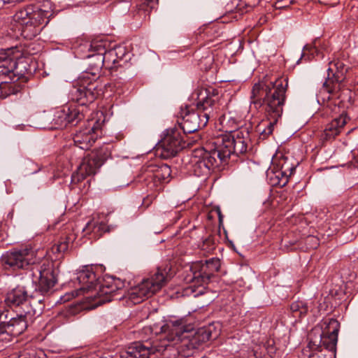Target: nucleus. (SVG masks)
I'll use <instances>...</instances> for the list:
<instances>
[{
  "label": "nucleus",
  "instance_id": "obj_1",
  "mask_svg": "<svg viewBox=\"0 0 358 358\" xmlns=\"http://www.w3.org/2000/svg\"><path fill=\"white\" fill-rule=\"evenodd\" d=\"M250 142L249 132L237 130L217 137L204 148L194 149L182 162L196 176H208L211 171L227 164L231 155L246 152Z\"/></svg>",
  "mask_w": 358,
  "mask_h": 358
},
{
  "label": "nucleus",
  "instance_id": "obj_2",
  "mask_svg": "<svg viewBox=\"0 0 358 358\" xmlns=\"http://www.w3.org/2000/svg\"><path fill=\"white\" fill-rule=\"evenodd\" d=\"M196 108L201 113L199 115L188 107L180 108V129L183 134H180V150L189 148L199 140L196 131L200 127L201 117L205 118L204 125L210 118H216L220 109L219 91L213 87H201L196 90Z\"/></svg>",
  "mask_w": 358,
  "mask_h": 358
},
{
  "label": "nucleus",
  "instance_id": "obj_3",
  "mask_svg": "<svg viewBox=\"0 0 358 358\" xmlns=\"http://www.w3.org/2000/svg\"><path fill=\"white\" fill-rule=\"evenodd\" d=\"M288 86L287 79H278L269 85L264 83H255L250 95V106L259 109L264 106L268 121L266 128L259 127L261 136L266 138L273 133L274 126L281 117L286 99Z\"/></svg>",
  "mask_w": 358,
  "mask_h": 358
},
{
  "label": "nucleus",
  "instance_id": "obj_4",
  "mask_svg": "<svg viewBox=\"0 0 358 358\" xmlns=\"http://www.w3.org/2000/svg\"><path fill=\"white\" fill-rule=\"evenodd\" d=\"M76 280L80 287L76 290V296L91 293L87 298L96 301L101 305L113 300H120L119 291L124 287V282L119 278L106 277L102 280L98 278L92 267L86 266L77 273Z\"/></svg>",
  "mask_w": 358,
  "mask_h": 358
},
{
  "label": "nucleus",
  "instance_id": "obj_5",
  "mask_svg": "<svg viewBox=\"0 0 358 358\" xmlns=\"http://www.w3.org/2000/svg\"><path fill=\"white\" fill-rule=\"evenodd\" d=\"M221 264L218 258L187 263L182 266V280L188 285L182 288V296L194 297L203 293V285L207 284L212 276L217 273Z\"/></svg>",
  "mask_w": 358,
  "mask_h": 358
},
{
  "label": "nucleus",
  "instance_id": "obj_6",
  "mask_svg": "<svg viewBox=\"0 0 358 358\" xmlns=\"http://www.w3.org/2000/svg\"><path fill=\"white\" fill-rule=\"evenodd\" d=\"M70 93L72 100L79 105L66 108V113H68L69 124L76 125L85 117L90 119L92 110L87 105L92 103L98 94L96 85L89 80L88 77H83L73 86Z\"/></svg>",
  "mask_w": 358,
  "mask_h": 358
},
{
  "label": "nucleus",
  "instance_id": "obj_7",
  "mask_svg": "<svg viewBox=\"0 0 358 358\" xmlns=\"http://www.w3.org/2000/svg\"><path fill=\"white\" fill-rule=\"evenodd\" d=\"M167 268V266L164 268L166 275L162 271L158 269L156 273L143 279L138 285L132 287L128 292V300L133 304H138L159 291L176 273L175 271H172L171 267L169 268L168 271Z\"/></svg>",
  "mask_w": 358,
  "mask_h": 358
},
{
  "label": "nucleus",
  "instance_id": "obj_8",
  "mask_svg": "<svg viewBox=\"0 0 358 358\" xmlns=\"http://www.w3.org/2000/svg\"><path fill=\"white\" fill-rule=\"evenodd\" d=\"M340 323L334 318L323 319L319 325L315 327L308 334L310 348L317 349L328 346L336 348Z\"/></svg>",
  "mask_w": 358,
  "mask_h": 358
},
{
  "label": "nucleus",
  "instance_id": "obj_9",
  "mask_svg": "<svg viewBox=\"0 0 358 358\" xmlns=\"http://www.w3.org/2000/svg\"><path fill=\"white\" fill-rule=\"evenodd\" d=\"M180 319V358H189L201 345L209 341L212 336L209 328L194 329L192 324L183 325Z\"/></svg>",
  "mask_w": 358,
  "mask_h": 358
},
{
  "label": "nucleus",
  "instance_id": "obj_10",
  "mask_svg": "<svg viewBox=\"0 0 358 358\" xmlns=\"http://www.w3.org/2000/svg\"><path fill=\"white\" fill-rule=\"evenodd\" d=\"M35 262V252L28 247L13 248L6 252L0 258V264L6 270L24 269Z\"/></svg>",
  "mask_w": 358,
  "mask_h": 358
},
{
  "label": "nucleus",
  "instance_id": "obj_11",
  "mask_svg": "<svg viewBox=\"0 0 358 358\" xmlns=\"http://www.w3.org/2000/svg\"><path fill=\"white\" fill-rule=\"evenodd\" d=\"M347 71L345 65L340 60H335L329 63L328 76L323 83L320 91V95H324L323 100L330 99L331 94H337L341 89V83L345 78V72Z\"/></svg>",
  "mask_w": 358,
  "mask_h": 358
},
{
  "label": "nucleus",
  "instance_id": "obj_12",
  "mask_svg": "<svg viewBox=\"0 0 358 358\" xmlns=\"http://www.w3.org/2000/svg\"><path fill=\"white\" fill-rule=\"evenodd\" d=\"M145 334L150 333L156 336H160V338L155 339L160 344L166 345L164 350L168 346L167 342H173L178 340L179 336V320H168L159 323H155L149 327H145L143 329Z\"/></svg>",
  "mask_w": 358,
  "mask_h": 358
},
{
  "label": "nucleus",
  "instance_id": "obj_13",
  "mask_svg": "<svg viewBox=\"0 0 358 358\" xmlns=\"http://www.w3.org/2000/svg\"><path fill=\"white\" fill-rule=\"evenodd\" d=\"M106 156L101 155L98 152H92L85 157L77 171L71 176V182L79 183L86 177L96 173L97 169L103 164Z\"/></svg>",
  "mask_w": 358,
  "mask_h": 358
},
{
  "label": "nucleus",
  "instance_id": "obj_14",
  "mask_svg": "<svg viewBox=\"0 0 358 358\" xmlns=\"http://www.w3.org/2000/svg\"><path fill=\"white\" fill-rule=\"evenodd\" d=\"M165 347L166 345L160 344L157 341L147 340L144 343L137 342L122 352L120 358H150L151 354L162 352Z\"/></svg>",
  "mask_w": 358,
  "mask_h": 358
},
{
  "label": "nucleus",
  "instance_id": "obj_15",
  "mask_svg": "<svg viewBox=\"0 0 358 358\" xmlns=\"http://www.w3.org/2000/svg\"><path fill=\"white\" fill-rule=\"evenodd\" d=\"M88 126L76 132L73 136L76 147L81 150H89L98 138L100 124L93 119H87Z\"/></svg>",
  "mask_w": 358,
  "mask_h": 358
},
{
  "label": "nucleus",
  "instance_id": "obj_16",
  "mask_svg": "<svg viewBox=\"0 0 358 358\" xmlns=\"http://www.w3.org/2000/svg\"><path fill=\"white\" fill-rule=\"evenodd\" d=\"M32 320V315L29 311L24 314H20L16 317L11 318L6 324L0 328V341L7 339L10 334L17 336L22 334L28 327V323Z\"/></svg>",
  "mask_w": 358,
  "mask_h": 358
},
{
  "label": "nucleus",
  "instance_id": "obj_17",
  "mask_svg": "<svg viewBox=\"0 0 358 358\" xmlns=\"http://www.w3.org/2000/svg\"><path fill=\"white\" fill-rule=\"evenodd\" d=\"M44 23H46L44 12L38 9L30 16L29 20L19 27V30L24 38L31 40L41 32Z\"/></svg>",
  "mask_w": 358,
  "mask_h": 358
},
{
  "label": "nucleus",
  "instance_id": "obj_18",
  "mask_svg": "<svg viewBox=\"0 0 358 358\" xmlns=\"http://www.w3.org/2000/svg\"><path fill=\"white\" fill-rule=\"evenodd\" d=\"M350 117L345 113L341 114L327 124L322 134L323 141H331L338 136L343 130Z\"/></svg>",
  "mask_w": 358,
  "mask_h": 358
},
{
  "label": "nucleus",
  "instance_id": "obj_19",
  "mask_svg": "<svg viewBox=\"0 0 358 358\" xmlns=\"http://www.w3.org/2000/svg\"><path fill=\"white\" fill-rule=\"evenodd\" d=\"M23 73L18 71V64L16 63V68L14 71L0 76V96L6 98L11 94H15V85L13 83L22 76Z\"/></svg>",
  "mask_w": 358,
  "mask_h": 358
},
{
  "label": "nucleus",
  "instance_id": "obj_20",
  "mask_svg": "<svg viewBox=\"0 0 358 358\" xmlns=\"http://www.w3.org/2000/svg\"><path fill=\"white\" fill-rule=\"evenodd\" d=\"M32 295L28 293L25 287L17 285L8 291L4 298L5 304L10 308H16L24 305Z\"/></svg>",
  "mask_w": 358,
  "mask_h": 358
},
{
  "label": "nucleus",
  "instance_id": "obj_21",
  "mask_svg": "<svg viewBox=\"0 0 358 358\" xmlns=\"http://www.w3.org/2000/svg\"><path fill=\"white\" fill-rule=\"evenodd\" d=\"M39 273L38 281L36 287V292L42 295L47 294L55 285L56 279L52 268L37 269Z\"/></svg>",
  "mask_w": 358,
  "mask_h": 358
},
{
  "label": "nucleus",
  "instance_id": "obj_22",
  "mask_svg": "<svg viewBox=\"0 0 358 358\" xmlns=\"http://www.w3.org/2000/svg\"><path fill=\"white\" fill-rule=\"evenodd\" d=\"M87 59L89 70L90 71V73L87 72L85 75L80 77L77 81L83 77H88L89 80L94 83L97 85V83L95 82V78L97 77V75L99 74L104 64L106 65V59L104 55L101 53H96L92 55H89Z\"/></svg>",
  "mask_w": 358,
  "mask_h": 358
},
{
  "label": "nucleus",
  "instance_id": "obj_23",
  "mask_svg": "<svg viewBox=\"0 0 358 358\" xmlns=\"http://www.w3.org/2000/svg\"><path fill=\"white\" fill-rule=\"evenodd\" d=\"M178 136L179 134L176 131H172L171 134H168L157 144V149L159 150L161 148L167 156H176L179 150Z\"/></svg>",
  "mask_w": 358,
  "mask_h": 358
},
{
  "label": "nucleus",
  "instance_id": "obj_24",
  "mask_svg": "<svg viewBox=\"0 0 358 358\" xmlns=\"http://www.w3.org/2000/svg\"><path fill=\"white\" fill-rule=\"evenodd\" d=\"M127 55L124 47L118 46L105 52L104 57L106 61V66L108 68H113L110 64H116Z\"/></svg>",
  "mask_w": 358,
  "mask_h": 358
},
{
  "label": "nucleus",
  "instance_id": "obj_25",
  "mask_svg": "<svg viewBox=\"0 0 358 358\" xmlns=\"http://www.w3.org/2000/svg\"><path fill=\"white\" fill-rule=\"evenodd\" d=\"M10 50L0 53V76L14 71L16 68V61L10 57Z\"/></svg>",
  "mask_w": 358,
  "mask_h": 358
},
{
  "label": "nucleus",
  "instance_id": "obj_26",
  "mask_svg": "<svg viewBox=\"0 0 358 358\" xmlns=\"http://www.w3.org/2000/svg\"><path fill=\"white\" fill-rule=\"evenodd\" d=\"M36 10H34L32 6H28L24 8H21L16 11L13 15V20L19 24L20 27L26 21L29 20L31 15L35 13Z\"/></svg>",
  "mask_w": 358,
  "mask_h": 358
},
{
  "label": "nucleus",
  "instance_id": "obj_27",
  "mask_svg": "<svg viewBox=\"0 0 358 358\" xmlns=\"http://www.w3.org/2000/svg\"><path fill=\"white\" fill-rule=\"evenodd\" d=\"M53 122L55 129H62L69 124L68 120V113H66V108L58 110L53 114Z\"/></svg>",
  "mask_w": 358,
  "mask_h": 358
},
{
  "label": "nucleus",
  "instance_id": "obj_28",
  "mask_svg": "<svg viewBox=\"0 0 358 358\" xmlns=\"http://www.w3.org/2000/svg\"><path fill=\"white\" fill-rule=\"evenodd\" d=\"M72 241L70 236L62 238L61 240L55 243L50 248V252L55 255H60L66 252L69 248V243ZM57 257V256H56Z\"/></svg>",
  "mask_w": 358,
  "mask_h": 358
},
{
  "label": "nucleus",
  "instance_id": "obj_29",
  "mask_svg": "<svg viewBox=\"0 0 358 358\" xmlns=\"http://www.w3.org/2000/svg\"><path fill=\"white\" fill-rule=\"evenodd\" d=\"M270 176V180L272 185L284 187L285 186L289 181V176L287 175H284V173H282L280 170H276L275 171H271L268 173Z\"/></svg>",
  "mask_w": 358,
  "mask_h": 358
},
{
  "label": "nucleus",
  "instance_id": "obj_30",
  "mask_svg": "<svg viewBox=\"0 0 358 358\" xmlns=\"http://www.w3.org/2000/svg\"><path fill=\"white\" fill-rule=\"evenodd\" d=\"M310 349L318 352H313L310 358H336V348L331 349L328 346H322L317 349Z\"/></svg>",
  "mask_w": 358,
  "mask_h": 358
},
{
  "label": "nucleus",
  "instance_id": "obj_31",
  "mask_svg": "<svg viewBox=\"0 0 358 358\" xmlns=\"http://www.w3.org/2000/svg\"><path fill=\"white\" fill-rule=\"evenodd\" d=\"M290 310L295 317H302L305 316L308 308L306 303L302 301H294L290 305Z\"/></svg>",
  "mask_w": 358,
  "mask_h": 358
},
{
  "label": "nucleus",
  "instance_id": "obj_32",
  "mask_svg": "<svg viewBox=\"0 0 358 358\" xmlns=\"http://www.w3.org/2000/svg\"><path fill=\"white\" fill-rule=\"evenodd\" d=\"M158 3V0H139L136 4L138 13L141 15V13L146 16V13L148 14L152 8Z\"/></svg>",
  "mask_w": 358,
  "mask_h": 358
},
{
  "label": "nucleus",
  "instance_id": "obj_33",
  "mask_svg": "<svg viewBox=\"0 0 358 358\" xmlns=\"http://www.w3.org/2000/svg\"><path fill=\"white\" fill-rule=\"evenodd\" d=\"M39 125L47 129H55V124L53 122V114L51 113H43L38 117Z\"/></svg>",
  "mask_w": 358,
  "mask_h": 358
},
{
  "label": "nucleus",
  "instance_id": "obj_34",
  "mask_svg": "<svg viewBox=\"0 0 358 358\" xmlns=\"http://www.w3.org/2000/svg\"><path fill=\"white\" fill-rule=\"evenodd\" d=\"M280 169L284 175L290 177L295 171V166L290 163L287 157L282 158L279 162Z\"/></svg>",
  "mask_w": 358,
  "mask_h": 358
},
{
  "label": "nucleus",
  "instance_id": "obj_35",
  "mask_svg": "<svg viewBox=\"0 0 358 358\" xmlns=\"http://www.w3.org/2000/svg\"><path fill=\"white\" fill-rule=\"evenodd\" d=\"M201 250L206 252H210L215 248V241L214 237L208 236L203 241L202 245H201Z\"/></svg>",
  "mask_w": 358,
  "mask_h": 358
},
{
  "label": "nucleus",
  "instance_id": "obj_36",
  "mask_svg": "<svg viewBox=\"0 0 358 358\" xmlns=\"http://www.w3.org/2000/svg\"><path fill=\"white\" fill-rule=\"evenodd\" d=\"M90 49L103 55L107 52L104 45L101 43L98 42H92L90 45Z\"/></svg>",
  "mask_w": 358,
  "mask_h": 358
},
{
  "label": "nucleus",
  "instance_id": "obj_37",
  "mask_svg": "<svg viewBox=\"0 0 358 358\" xmlns=\"http://www.w3.org/2000/svg\"><path fill=\"white\" fill-rule=\"evenodd\" d=\"M307 52L310 53L311 55L314 56L318 55L320 53V51L317 50V48L315 45H306L303 48V55L306 54Z\"/></svg>",
  "mask_w": 358,
  "mask_h": 358
},
{
  "label": "nucleus",
  "instance_id": "obj_38",
  "mask_svg": "<svg viewBox=\"0 0 358 358\" xmlns=\"http://www.w3.org/2000/svg\"><path fill=\"white\" fill-rule=\"evenodd\" d=\"M306 242L308 244L312 243L313 245H312L311 248L313 249L317 248V246L319 245L318 239L316 237L313 236L307 237Z\"/></svg>",
  "mask_w": 358,
  "mask_h": 358
},
{
  "label": "nucleus",
  "instance_id": "obj_39",
  "mask_svg": "<svg viewBox=\"0 0 358 358\" xmlns=\"http://www.w3.org/2000/svg\"><path fill=\"white\" fill-rule=\"evenodd\" d=\"M159 172H162L163 174L167 175V176H169L170 173H171V170H170V168L166 165L161 166L159 168V170H158L156 173V177L158 178H159Z\"/></svg>",
  "mask_w": 358,
  "mask_h": 358
},
{
  "label": "nucleus",
  "instance_id": "obj_40",
  "mask_svg": "<svg viewBox=\"0 0 358 358\" xmlns=\"http://www.w3.org/2000/svg\"><path fill=\"white\" fill-rule=\"evenodd\" d=\"M96 228L95 223L94 221H90L86 224V227L83 229L84 231H86L87 233H89L92 229Z\"/></svg>",
  "mask_w": 358,
  "mask_h": 358
},
{
  "label": "nucleus",
  "instance_id": "obj_41",
  "mask_svg": "<svg viewBox=\"0 0 358 358\" xmlns=\"http://www.w3.org/2000/svg\"><path fill=\"white\" fill-rule=\"evenodd\" d=\"M317 1L325 5H334L336 4L338 0H317Z\"/></svg>",
  "mask_w": 358,
  "mask_h": 358
},
{
  "label": "nucleus",
  "instance_id": "obj_42",
  "mask_svg": "<svg viewBox=\"0 0 358 358\" xmlns=\"http://www.w3.org/2000/svg\"><path fill=\"white\" fill-rule=\"evenodd\" d=\"M34 352H24L19 355L18 358H35L33 357Z\"/></svg>",
  "mask_w": 358,
  "mask_h": 358
},
{
  "label": "nucleus",
  "instance_id": "obj_43",
  "mask_svg": "<svg viewBox=\"0 0 358 358\" xmlns=\"http://www.w3.org/2000/svg\"><path fill=\"white\" fill-rule=\"evenodd\" d=\"M218 217H219L220 224H221L222 223V215L221 211L220 210H218Z\"/></svg>",
  "mask_w": 358,
  "mask_h": 358
},
{
  "label": "nucleus",
  "instance_id": "obj_44",
  "mask_svg": "<svg viewBox=\"0 0 358 358\" xmlns=\"http://www.w3.org/2000/svg\"><path fill=\"white\" fill-rule=\"evenodd\" d=\"M9 3V1H6V0H0V6H1V3Z\"/></svg>",
  "mask_w": 358,
  "mask_h": 358
},
{
  "label": "nucleus",
  "instance_id": "obj_45",
  "mask_svg": "<svg viewBox=\"0 0 358 358\" xmlns=\"http://www.w3.org/2000/svg\"><path fill=\"white\" fill-rule=\"evenodd\" d=\"M273 348L271 347L269 350H268V352L272 353L273 352Z\"/></svg>",
  "mask_w": 358,
  "mask_h": 358
},
{
  "label": "nucleus",
  "instance_id": "obj_46",
  "mask_svg": "<svg viewBox=\"0 0 358 358\" xmlns=\"http://www.w3.org/2000/svg\"><path fill=\"white\" fill-rule=\"evenodd\" d=\"M180 264H182V262H184V260H183V259H180Z\"/></svg>",
  "mask_w": 358,
  "mask_h": 358
},
{
  "label": "nucleus",
  "instance_id": "obj_47",
  "mask_svg": "<svg viewBox=\"0 0 358 358\" xmlns=\"http://www.w3.org/2000/svg\"><path fill=\"white\" fill-rule=\"evenodd\" d=\"M110 65H111L113 67V65H114V67H116V65H115V64H110Z\"/></svg>",
  "mask_w": 358,
  "mask_h": 358
},
{
  "label": "nucleus",
  "instance_id": "obj_48",
  "mask_svg": "<svg viewBox=\"0 0 358 358\" xmlns=\"http://www.w3.org/2000/svg\"><path fill=\"white\" fill-rule=\"evenodd\" d=\"M357 85H358V82H357Z\"/></svg>",
  "mask_w": 358,
  "mask_h": 358
}]
</instances>
